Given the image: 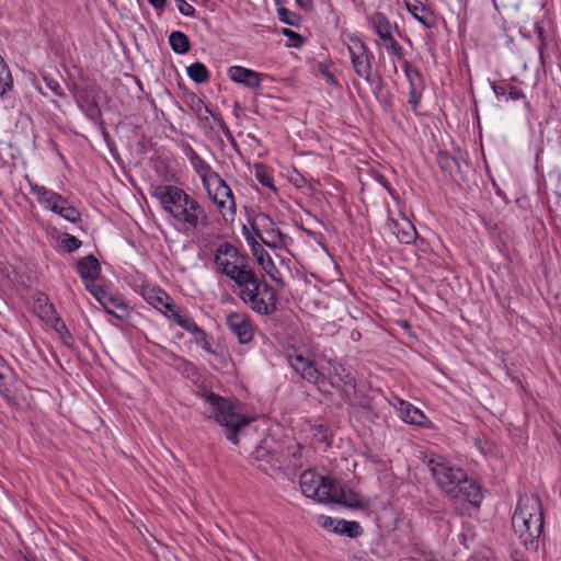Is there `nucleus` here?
I'll return each mask as SVG.
<instances>
[{"instance_id":"obj_1","label":"nucleus","mask_w":561,"mask_h":561,"mask_svg":"<svg viewBox=\"0 0 561 561\" xmlns=\"http://www.w3.org/2000/svg\"><path fill=\"white\" fill-rule=\"evenodd\" d=\"M427 467L437 486L445 494L456 501L467 502L473 506L480 505L483 497L480 485L470 480L465 470L442 457L430 458Z\"/></svg>"},{"instance_id":"obj_2","label":"nucleus","mask_w":561,"mask_h":561,"mask_svg":"<svg viewBox=\"0 0 561 561\" xmlns=\"http://www.w3.org/2000/svg\"><path fill=\"white\" fill-rule=\"evenodd\" d=\"M543 524L540 497L535 494L520 496L512 517V527L522 545L529 552L538 551Z\"/></svg>"},{"instance_id":"obj_3","label":"nucleus","mask_w":561,"mask_h":561,"mask_svg":"<svg viewBox=\"0 0 561 561\" xmlns=\"http://www.w3.org/2000/svg\"><path fill=\"white\" fill-rule=\"evenodd\" d=\"M203 397L211 409L210 416L226 428L227 438L238 444V433L250 424L251 419L236 412L233 404L218 394L205 392Z\"/></svg>"},{"instance_id":"obj_4","label":"nucleus","mask_w":561,"mask_h":561,"mask_svg":"<svg viewBox=\"0 0 561 561\" xmlns=\"http://www.w3.org/2000/svg\"><path fill=\"white\" fill-rule=\"evenodd\" d=\"M328 380L341 399L351 407L366 408L367 398L357 390L356 380L352 374L340 363L328 360Z\"/></svg>"},{"instance_id":"obj_5","label":"nucleus","mask_w":561,"mask_h":561,"mask_svg":"<svg viewBox=\"0 0 561 561\" xmlns=\"http://www.w3.org/2000/svg\"><path fill=\"white\" fill-rule=\"evenodd\" d=\"M239 298L259 314L268 316L277 310V295L264 279L255 276V282L238 293Z\"/></svg>"},{"instance_id":"obj_6","label":"nucleus","mask_w":561,"mask_h":561,"mask_svg":"<svg viewBox=\"0 0 561 561\" xmlns=\"http://www.w3.org/2000/svg\"><path fill=\"white\" fill-rule=\"evenodd\" d=\"M204 187L222 217L226 220L228 218L233 219L236 216V202L233 193L226 181L219 174H214L205 180Z\"/></svg>"},{"instance_id":"obj_7","label":"nucleus","mask_w":561,"mask_h":561,"mask_svg":"<svg viewBox=\"0 0 561 561\" xmlns=\"http://www.w3.org/2000/svg\"><path fill=\"white\" fill-rule=\"evenodd\" d=\"M251 459L266 473L270 471H278L285 467L284 448L267 439L262 440L252 451Z\"/></svg>"},{"instance_id":"obj_8","label":"nucleus","mask_w":561,"mask_h":561,"mask_svg":"<svg viewBox=\"0 0 561 561\" xmlns=\"http://www.w3.org/2000/svg\"><path fill=\"white\" fill-rule=\"evenodd\" d=\"M368 25L377 33L386 50L396 56L399 60H404L403 48L394 38L392 31L398 26L381 12H375L367 16Z\"/></svg>"},{"instance_id":"obj_9","label":"nucleus","mask_w":561,"mask_h":561,"mask_svg":"<svg viewBox=\"0 0 561 561\" xmlns=\"http://www.w3.org/2000/svg\"><path fill=\"white\" fill-rule=\"evenodd\" d=\"M351 45L347 46L351 61L355 73L363 78L367 83H375L371 75V59L374 58L366 44L358 37L351 38Z\"/></svg>"},{"instance_id":"obj_10","label":"nucleus","mask_w":561,"mask_h":561,"mask_svg":"<svg viewBox=\"0 0 561 561\" xmlns=\"http://www.w3.org/2000/svg\"><path fill=\"white\" fill-rule=\"evenodd\" d=\"M160 202L164 211L174 220L183 206L192 198L185 191L174 185H160L153 194Z\"/></svg>"},{"instance_id":"obj_11","label":"nucleus","mask_w":561,"mask_h":561,"mask_svg":"<svg viewBox=\"0 0 561 561\" xmlns=\"http://www.w3.org/2000/svg\"><path fill=\"white\" fill-rule=\"evenodd\" d=\"M273 221L267 215H259L255 217L252 229L255 237L271 248H278L286 244L287 236L279 229L272 227Z\"/></svg>"},{"instance_id":"obj_12","label":"nucleus","mask_w":561,"mask_h":561,"mask_svg":"<svg viewBox=\"0 0 561 561\" xmlns=\"http://www.w3.org/2000/svg\"><path fill=\"white\" fill-rule=\"evenodd\" d=\"M247 259V254L241 253L231 243L225 242L216 249L214 262L216 271L221 275H226L239 264L245 262Z\"/></svg>"},{"instance_id":"obj_13","label":"nucleus","mask_w":561,"mask_h":561,"mask_svg":"<svg viewBox=\"0 0 561 561\" xmlns=\"http://www.w3.org/2000/svg\"><path fill=\"white\" fill-rule=\"evenodd\" d=\"M175 221L183 225L186 230H195L199 225L208 226V216L199 203L193 197L183 206Z\"/></svg>"},{"instance_id":"obj_14","label":"nucleus","mask_w":561,"mask_h":561,"mask_svg":"<svg viewBox=\"0 0 561 561\" xmlns=\"http://www.w3.org/2000/svg\"><path fill=\"white\" fill-rule=\"evenodd\" d=\"M385 228L401 243L411 244L416 239V230L405 216H400L399 219L389 218Z\"/></svg>"},{"instance_id":"obj_15","label":"nucleus","mask_w":561,"mask_h":561,"mask_svg":"<svg viewBox=\"0 0 561 561\" xmlns=\"http://www.w3.org/2000/svg\"><path fill=\"white\" fill-rule=\"evenodd\" d=\"M227 327L237 335L241 344H247L253 339V329L248 316L231 312L226 319Z\"/></svg>"},{"instance_id":"obj_16","label":"nucleus","mask_w":561,"mask_h":561,"mask_svg":"<svg viewBox=\"0 0 561 561\" xmlns=\"http://www.w3.org/2000/svg\"><path fill=\"white\" fill-rule=\"evenodd\" d=\"M396 409L403 422L420 427H431V422L425 416L424 412L410 402L398 399Z\"/></svg>"},{"instance_id":"obj_17","label":"nucleus","mask_w":561,"mask_h":561,"mask_svg":"<svg viewBox=\"0 0 561 561\" xmlns=\"http://www.w3.org/2000/svg\"><path fill=\"white\" fill-rule=\"evenodd\" d=\"M228 76L232 81L247 88L259 89L261 87V73L254 70L241 66H232L228 69Z\"/></svg>"},{"instance_id":"obj_18","label":"nucleus","mask_w":561,"mask_h":561,"mask_svg":"<svg viewBox=\"0 0 561 561\" xmlns=\"http://www.w3.org/2000/svg\"><path fill=\"white\" fill-rule=\"evenodd\" d=\"M324 478L313 470H306L300 474L299 484L301 492L312 499H317L319 490L324 483Z\"/></svg>"},{"instance_id":"obj_19","label":"nucleus","mask_w":561,"mask_h":561,"mask_svg":"<svg viewBox=\"0 0 561 561\" xmlns=\"http://www.w3.org/2000/svg\"><path fill=\"white\" fill-rule=\"evenodd\" d=\"M225 276L233 280L234 284L238 286L239 290H241L245 286L251 285L253 282H255L256 273L249 265L248 257L245 262L239 264L236 268L231 270L229 274H226Z\"/></svg>"},{"instance_id":"obj_20","label":"nucleus","mask_w":561,"mask_h":561,"mask_svg":"<svg viewBox=\"0 0 561 561\" xmlns=\"http://www.w3.org/2000/svg\"><path fill=\"white\" fill-rule=\"evenodd\" d=\"M50 209L54 213L59 214L61 217L71 222H77L80 219L79 210L71 206L68 201L61 195H51L50 201Z\"/></svg>"},{"instance_id":"obj_21","label":"nucleus","mask_w":561,"mask_h":561,"mask_svg":"<svg viewBox=\"0 0 561 561\" xmlns=\"http://www.w3.org/2000/svg\"><path fill=\"white\" fill-rule=\"evenodd\" d=\"M77 271L84 283L94 282L100 275L101 265L93 255H88L78 261Z\"/></svg>"},{"instance_id":"obj_22","label":"nucleus","mask_w":561,"mask_h":561,"mask_svg":"<svg viewBox=\"0 0 561 561\" xmlns=\"http://www.w3.org/2000/svg\"><path fill=\"white\" fill-rule=\"evenodd\" d=\"M344 489L333 479L324 478V483H322L321 489L319 490V495L317 500L319 502H331L339 504L341 502V497H343Z\"/></svg>"},{"instance_id":"obj_23","label":"nucleus","mask_w":561,"mask_h":561,"mask_svg":"<svg viewBox=\"0 0 561 561\" xmlns=\"http://www.w3.org/2000/svg\"><path fill=\"white\" fill-rule=\"evenodd\" d=\"M184 151L186 157L190 159L192 167L201 176L203 185L205 184V180L210 175L218 174L217 172L211 171L209 164L202 157H199L198 153L190 145L184 148Z\"/></svg>"},{"instance_id":"obj_24","label":"nucleus","mask_w":561,"mask_h":561,"mask_svg":"<svg viewBox=\"0 0 561 561\" xmlns=\"http://www.w3.org/2000/svg\"><path fill=\"white\" fill-rule=\"evenodd\" d=\"M168 312V317L172 318L181 328L205 340L206 334L203 329H201L192 318L182 314L176 306L170 308Z\"/></svg>"},{"instance_id":"obj_25","label":"nucleus","mask_w":561,"mask_h":561,"mask_svg":"<svg viewBox=\"0 0 561 561\" xmlns=\"http://www.w3.org/2000/svg\"><path fill=\"white\" fill-rule=\"evenodd\" d=\"M407 9L426 28H432L435 26L436 21L433 13L421 2H407Z\"/></svg>"},{"instance_id":"obj_26","label":"nucleus","mask_w":561,"mask_h":561,"mask_svg":"<svg viewBox=\"0 0 561 561\" xmlns=\"http://www.w3.org/2000/svg\"><path fill=\"white\" fill-rule=\"evenodd\" d=\"M243 229L247 242L251 248L252 254L255 256L257 263L262 266V268L274 279V276L264 264V256H267V252L264 250L262 244L255 239V237L249 232V230L245 227H243Z\"/></svg>"},{"instance_id":"obj_27","label":"nucleus","mask_w":561,"mask_h":561,"mask_svg":"<svg viewBox=\"0 0 561 561\" xmlns=\"http://www.w3.org/2000/svg\"><path fill=\"white\" fill-rule=\"evenodd\" d=\"M492 89L497 98H504L505 101H515L525 98L520 90L505 82L493 83Z\"/></svg>"},{"instance_id":"obj_28","label":"nucleus","mask_w":561,"mask_h":561,"mask_svg":"<svg viewBox=\"0 0 561 561\" xmlns=\"http://www.w3.org/2000/svg\"><path fill=\"white\" fill-rule=\"evenodd\" d=\"M286 357L290 366L299 375H302L313 364L310 359L298 354L296 350L288 351Z\"/></svg>"},{"instance_id":"obj_29","label":"nucleus","mask_w":561,"mask_h":561,"mask_svg":"<svg viewBox=\"0 0 561 561\" xmlns=\"http://www.w3.org/2000/svg\"><path fill=\"white\" fill-rule=\"evenodd\" d=\"M169 43L176 54H185L190 50L188 37L180 31H174L170 34Z\"/></svg>"},{"instance_id":"obj_30","label":"nucleus","mask_w":561,"mask_h":561,"mask_svg":"<svg viewBox=\"0 0 561 561\" xmlns=\"http://www.w3.org/2000/svg\"><path fill=\"white\" fill-rule=\"evenodd\" d=\"M13 87V78L11 71L0 55V96H3Z\"/></svg>"},{"instance_id":"obj_31","label":"nucleus","mask_w":561,"mask_h":561,"mask_svg":"<svg viewBox=\"0 0 561 561\" xmlns=\"http://www.w3.org/2000/svg\"><path fill=\"white\" fill-rule=\"evenodd\" d=\"M304 447L299 443H290L285 451V465L293 466L294 468L300 467L299 460L301 458V451Z\"/></svg>"},{"instance_id":"obj_32","label":"nucleus","mask_w":561,"mask_h":561,"mask_svg":"<svg viewBox=\"0 0 561 561\" xmlns=\"http://www.w3.org/2000/svg\"><path fill=\"white\" fill-rule=\"evenodd\" d=\"M187 75L196 83L206 82L209 78V71L207 67L198 61L187 67Z\"/></svg>"},{"instance_id":"obj_33","label":"nucleus","mask_w":561,"mask_h":561,"mask_svg":"<svg viewBox=\"0 0 561 561\" xmlns=\"http://www.w3.org/2000/svg\"><path fill=\"white\" fill-rule=\"evenodd\" d=\"M437 162L442 171L448 173L449 175H453L454 170H459L458 160L446 151H440L437 154Z\"/></svg>"},{"instance_id":"obj_34","label":"nucleus","mask_w":561,"mask_h":561,"mask_svg":"<svg viewBox=\"0 0 561 561\" xmlns=\"http://www.w3.org/2000/svg\"><path fill=\"white\" fill-rule=\"evenodd\" d=\"M339 504H343L351 508H362L366 505V501L354 491H343V497H341V502Z\"/></svg>"},{"instance_id":"obj_35","label":"nucleus","mask_w":561,"mask_h":561,"mask_svg":"<svg viewBox=\"0 0 561 561\" xmlns=\"http://www.w3.org/2000/svg\"><path fill=\"white\" fill-rule=\"evenodd\" d=\"M26 180L30 183L31 191L38 196V202L43 204L46 208L50 207V204L48 201H50L51 195H58L55 192L48 191L46 187L37 185L30 181L28 176H26Z\"/></svg>"},{"instance_id":"obj_36","label":"nucleus","mask_w":561,"mask_h":561,"mask_svg":"<svg viewBox=\"0 0 561 561\" xmlns=\"http://www.w3.org/2000/svg\"><path fill=\"white\" fill-rule=\"evenodd\" d=\"M300 377L316 386L321 388L325 383L327 377L324 374L320 373L314 365L312 364Z\"/></svg>"},{"instance_id":"obj_37","label":"nucleus","mask_w":561,"mask_h":561,"mask_svg":"<svg viewBox=\"0 0 561 561\" xmlns=\"http://www.w3.org/2000/svg\"><path fill=\"white\" fill-rule=\"evenodd\" d=\"M337 525H342V528H334V531L337 534H346L351 538H355L362 534V528L357 522L342 519Z\"/></svg>"},{"instance_id":"obj_38","label":"nucleus","mask_w":561,"mask_h":561,"mask_svg":"<svg viewBox=\"0 0 561 561\" xmlns=\"http://www.w3.org/2000/svg\"><path fill=\"white\" fill-rule=\"evenodd\" d=\"M403 69L409 80L410 87H412V84L422 85V76L416 68H413L407 60H404Z\"/></svg>"},{"instance_id":"obj_39","label":"nucleus","mask_w":561,"mask_h":561,"mask_svg":"<svg viewBox=\"0 0 561 561\" xmlns=\"http://www.w3.org/2000/svg\"><path fill=\"white\" fill-rule=\"evenodd\" d=\"M154 301H156V308H164L165 311H169L170 308H172L174 305L172 304L171 301V298L168 296L167 293H164L163 290L161 289H158L156 293H154V297H153Z\"/></svg>"},{"instance_id":"obj_40","label":"nucleus","mask_w":561,"mask_h":561,"mask_svg":"<svg viewBox=\"0 0 561 561\" xmlns=\"http://www.w3.org/2000/svg\"><path fill=\"white\" fill-rule=\"evenodd\" d=\"M277 13H278L279 20L282 22L293 25V26H296L299 24V15L289 11L288 9L279 8L277 10Z\"/></svg>"},{"instance_id":"obj_41","label":"nucleus","mask_w":561,"mask_h":561,"mask_svg":"<svg viewBox=\"0 0 561 561\" xmlns=\"http://www.w3.org/2000/svg\"><path fill=\"white\" fill-rule=\"evenodd\" d=\"M409 95H410V99H409L408 103L415 111L421 101V98H422V85L412 84V87H410Z\"/></svg>"},{"instance_id":"obj_42","label":"nucleus","mask_w":561,"mask_h":561,"mask_svg":"<svg viewBox=\"0 0 561 561\" xmlns=\"http://www.w3.org/2000/svg\"><path fill=\"white\" fill-rule=\"evenodd\" d=\"M61 242H62L64 248L68 252H72L81 247V241L78 238H76L69 233L64 234Z\"/></svg>"},{"instance_id":"obj_43","label":"nucleus","mask_w":561,"mask_h":561,"mask_svg":"<svg viewBox=\"0 0 561 561\" xmlns=\"http://www.w3.org/2000/svg\"><path fill=\"white\" fill-rule=\"evenodd\" d=\"M175 1V4H176V8L178 10L185 16H194L195 14V9L193 8V5H191L190 3H187L185 0H174Z\"/></svg>"},{"instance_id":"obj_44","label":"nucleus","mask_w":561,"mask_h":561,"mask_svg":"<svg viewBox=\"0 0 561 561\" xmlns=\"http://www.w3.org/2000/svg\"><path fill=\"white\" fill-rule=\"evenodd\" d=\"M55 322H56L55 323L56 331L59 332L64 339H65V335L68 339H71V335H70L65 322L60 318H56Z\"/></svg>"},{"instance_id":"obj_45","label":"nucleus","mask_w":561,"mask_h":561,"mask_svg":"<svg viewBox=\"0 0 561 561\" xmlns=\"http://www.w3.org/2000/svg\"><path fill=\"white\" fill-rule=\"evenodd\" d=\"M55 314V308L51 304L45 302L42 307V318L50 319Z\"/></svg>"},{"instance_id":"obj_46","label":"nucleus","mask_w":561,"mask_h":561,"mask_svg":"<svg viewBox=\"0 0 561 561\" xmlns=\"http://www.w3.org/2000/svg\"><path fill=\"white\" fill-rule=\"evenodd\" d=\"M283 35H285L286 37H289L291 39H295L297 42L295 44V46H299L302 43V37L298 33H296L289 28H283Z\"/></svg>"},{"instance_id":"obj_47","label":"nucleus","mask_w":561,"mask_h":561,"mask_svg":"<svg viewBox=\"0 0 561 561\" xmlns=\"http://www.w3.org/2000/svg\"><path fill=\"white\" fill-rule=\"evenodd\" d=\"M85 284V287L94 296V297H98V294H102L103 293V287L100 286V285H95L94 282H88V283H84Z\"/></svg>"},{"instance_id":"obj_48","label":"nucleus","mask_w":561,"mask_h":561,"mask_svg":"<svg viewBox=\"0 0 561 561\" xmlns=\"http://www.w3.org/2000/svg\"><path fill=\"white\" fill-rule=\"evenodd\" d=\"M335 520L334 518L332 517H329V516H321L320 517V525L325 528V529H332L333 530V527L335 525Z\"/></svg>"},{"instance_id":"obj_49","label":"nucleus","mask_w":561,"mask_h":561,"mask_svg":"<svg viewBox=\"0 0 561 561\" xmlns=\"http://www.w3.org/2000/svg\"><path fill=\"white\" fill-rule=\"evenodd\" d=\"M44 80L46 81L47 87L49 89H51L56 94H60L59 91H58L60 89V85H59V83L56 80L47 79L46 77H44Z\"/></svg>"},{"instance_id":"obj_50","label":"nucleus","mask_w":561,"mask_h":561,"mask_svg":"<svg viewBox=\"0 0 561 561\" xmlns=\"http://www.w3.org/2000/svg\"><path fill=\"white\" fill-rule=\"evenodd\" d=\"M296 3L306 11H310L313 7V0H296Z\"/></svg>"},{"instance_id":"obj_51","label":"nucleus","mask_w":561,"mask_h":561,"mask_svg":"<svg viewBox=\"0 0 561 561\" xmlns=\"http://www.w3.org/2000/svg\"><path fill=\"white\" fill-rule=\"evenodd\" d=\"M104 297H107V293L103 289V293L98 294V297H95V299L104 307V309L108 313H112V311L110 309H107V302H106V300H104Z\"/></svg>"},{"instance_id":"obj_52","label":"nucleus","mask_w":561,"mask_h":561,"mask_svg":"<svg viewBox=\"0 0 561 561\" xmlns=\"http://www.w3.org/2000/svg\"><path fill=\"white\" fill-rule=\"evenodd\" d=\"M110 305L113 306V307H116V308H125V305L123 304V301L118 297L111 296L108 298V306Z\"/></svg>"},{"instance_id":"obj_53","label":"nucleus","mask_w":561,"mask_h":561,"mask_svg":"<svg viewBox=\"0 0 561 561\" xmlns=\"http://www.w3.org/2000/svg\"><path fill=\"white\" fill-rule=\"evenodd\" d=\"M148 2L156 9L162 10L165 7L167 0H148Z\"/></svg>"},{"instance_id":"obj_54","label":"nucleus","mask_w":561,"mask_h":561,"mask_svg":"<svg viewBox=\"0 0 561 561\" xmlns=\"http://www.w3.org/2000/svg\"><path fill=\"white\" fill-rule=\"evenodd\" d=\"M3 368L4 367H0V393L1 394H7L9 389L3 385V380H4V374L2 371Z\"/></svg>"},{"instance_id":"obj_55","label":"nucleus","mask_w":561,"mask_h":561,"mask_svg":"<svg viewBox=\"0 0 561 561\" xmlns=\"http://www.w3.org/2000/svg\"><path fill=\"white\" fill-rule=\"evenodd\" d=\"M512 561H529L527 558L523 556L519 551H514L512 553Z\"/></svg>"},{"instance_id":"obj_56","label":"nucleus","mask_w":561,"mask_h":561,"mask_svg":"<svg viewBox=\"0 0 561 561\" xmlns=\"http://www.w3.org/2000/svg\"><path fill=\"white\" fill-rule=\"evenodd\" d=\"M259 181L261 184L265 185V186H268L271 188H274L273 184H272V181L268 176L264 175V176H259Z\"/></svg>"},{"instance_id":"obj_57","label":"nucleus","mask_w":561,"mask_h":561,"mask_svg":"<svg viewBox=\"0 0 561 561\" xmlns=\"http://www.w3.org/2000/svg\"><path fill=\"white\" fill-rule=\"evenodd\" d=\"M322 73L325 76V78L328 79V81L332 84H336V80H335V77L329 72V71H322Z\"/></svg>"},{"instance_id":"obj_58","label":"nucleus","mask_w":561,"mask_h":561,"mask_svg":"<svg viewBox=\"0 0 561 561\" xmlns=\"http://www.w3.org/2000/svg\"><path fill=\"white\" fill-rule=\"evenodd\" d=\"M264 264L266 265L267 270L271 272L270 266H273V262L268 254H267V256H264Z\"/></svg>"},{"instance_id":"obj_59","label":"nucleus","mask_w":561,"mask_h":561,"mask_svg":"<svg viewBox=\"0 0 561 561\" xmlns=\"http://www.w3.org/2000/svg\"><path fill=\"white\" fill-rule=\"evenodd\" d=\"M264 264L266 265L267 270L271 272L270 266H273V262L268 254H267V256H264Z\"/></svg>"},{"instance_id":"obj_60","label":"nucleus","mask_w":561,"mask_h":561,"mask_svg":"<svg viewBox=\"0 0 561 561\" xmlns=\"http://www.w3.org/2000/svg\"><path fill=\"white\" fill-rule=\"evenodd\" d=\"M401 325H402V328H404L405 330H409V329H410V324H409V322H408V321H405V320L401 322Z\"/></svg>"},{"instance_id":"obj_61","label":"nucleus","mask_w":561,"mask_h":561,"mask_svg":"<svg viewBox=\"0 0 561 561\" xmlns=\"http://www.w3.org/2000/svg\"><path fill=\"white\" fill-rule=\"evenodd\" d=\"M304 182H305V180H304V179H301V180H297V181L295 182V184H296L298 187H301Z\"/></svg>"},{"instance_id":"obj_62","label":"nucleus","mask_w":561,"mask_h":561,"mask_svg":"<svg viewBox=\"0 0 561 561\" xmlns=\"http://www.w3.org/2000/svg\"><path fill=\"white\" fill-rule=\"evenodd\" d=\"M377 82H378L377 89L381 90V82H382V80H381V78L379 76L377 77Z\"/></svg>"},{"instance_id":"obj_63","label":"nucleus","mask_w":561,"mask_h":561,"mask_svg":"<svg viewBox=\"0 0 561 561\" xmlns=\"http://www.w3.org/2000/svg\"><path fill=\"white\" fill-rule=\"evenodd\" d=\"M0 367H5V363H4V359L2 357H0Z\"/></svg>"},{"instance_id":"obj_64","label":"nucleus","mask_w":561,"mask_h":561,"mask_svg":"<svg viewBox=\"0 0 561 561\" xmlns=\"http://www.w3.org/2000/svg\"><path fill=\"white\" fill-rule=\"evenodd\" d=\"M339 522H340V520H337V519L335 520V525H334L333 529H334V528H342V525H337V523H339Z\"/></svg>"}]
</instances>
